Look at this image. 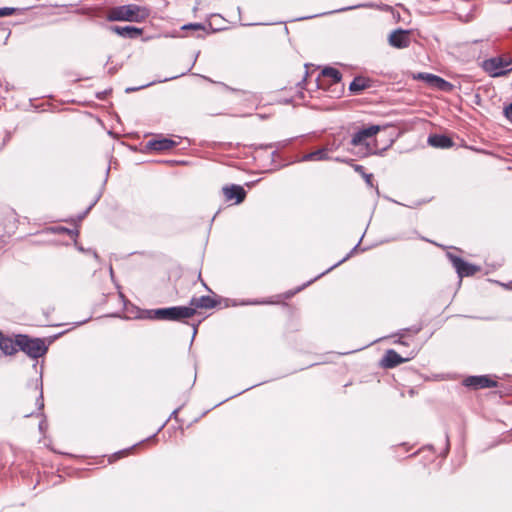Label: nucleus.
<instances>
[{
  "label": "nucleus",
  "mask_w": 512,
  "mask_h": 512,
  "mask_svg": "<svg viewBox=\"0 0 512 512\" xmlns=\"http://www.w3.org/2000/svg\"><path fill=\"white\" fill-rule=\"evenodd\" d=\"M148 8L136 4L122 5L112 8L108 13L109 21L142 22L148 18Z\"/></svg>",
  "instance_id": "f257e3e1"
},
{
  "label": "nucleus",
  "mask_w": 512,
  "mask_h": 512,
  "mask_svg": "<svg viewBox=\"0 0 512 512\" xmlns=\"http://www.w3.org/2000/svg\"><path fill=\"white\" fill-rule=\"evenodd\" d=\"M194 316L193 308L174 306L143 311L142 318L151 320L180 321Z\"/></svg>",
  "instance_id": "f03ea898"
},
{
  "label": "nucleus",
  "mask_w": 512,
  "mask_h": 512,
  "mask_svg": "<svg viewBox=\"0 0 512 512\" xmlns=\"http://www.w3.org/2000/svg\"><path fill=\"white\" fill-rule=\"evenodd\" d=\"M18 348L33 359L44 356L48 350L44 339L32 338L25 334H18Z\"/></svg>",
  "instance_id": "7ed1b4c3"
},
{
  "label": "nucleus",
  "mask_w": 512,
  "mask_h": 512,
  "mask_svg": "<svg viewBox=\"0 0 512 512\" xmlns=\"http://www.w3.org/2000/svg\"><path fill=\"white\" fill-rule=\"evenodd\" d=\"M379 131L380 126L378 125H370L369 127L360 129L353 134L351 144L353 146L364 147V155L373 154L375 153V148L371 146L370 141Z\"/></svg>",
  "instance_id": "20e7f679"
},
{
  "label": "nucleus",
  "mask_w": 512,
  "mask_h": 512,
  "mask_svg": "<svg viewBox=\"0 0 512 512\" xmlns=\"http://www.w3.org/2000/svg\"><path fill=\"white\" fill-rule=\"evenodd\" d=\"M482 67L491 77L504 76L512 71V59L501 56L492 57L485 60Z\"/></svg>",
  "instance_id": "39448f33"
},
{
  "label": "nucleus",
  "mask_w": 512,
  "mask_h": 512,
  "mask_svg": "<svg viewBox=\"0 0 512 512\" xmlns=\"http://www.w3.org/2000/svg\"><path fill=\"white\" fill-rule=\"evenodd\" d=\"M448 258L450 259L453 267L456 269L459 277L473 276L479 271V267L464 261L461 257L449 253Z\"/></svg>",
  "instance_id": "423d86ee"
},
{
  "label": "nucleus",
  "mask_w": 512,
  "mask_h": 512,
  "mask_svg": "<svg viewBox=\"0 0 512 512\" xmlns=\"http://www.w3.org/2000/svg\"><path fill=\"white\" fill-rule=\"evenodd\" d=\"M463 385L474 390L497 387L498 383L488 375L469 376L463 380Z\"/></svg>",
  "instance_id": "0eeeda50"
},
{
  "label": "nucleus",
  "mask_w": 512,
  "mask_h": 512,
  "mask_svg": "<svg viewBox=\"0 0 512 512\" xmlns=\"http://www.w3.org/2000/svg\"><path fill=\"white\" fill-rule=\"evenodd\" d=\"M388 43L390 46L397 49L409 47L411 44L410 31L403 29L392 31L388 37Z\"/></svg>",
  "instance_id": "6e6552de"
},
{
  "label": "nucleus",
  "mask_w": 512,
  "mask_h": 512,
  "mask_svg": "<svg viewBox=\"0 0 512 512\" xmlns=\"http://www.w3.org/2000/svg\"><path fill=\"white\" fill-rule=\"evenodd\" d=\"M222 191L227 201L235 200L236 204L243 202L246 197V191L240 185L225 186Z\"/></svg>",
  "instance_id": "1a4fd4ad"
},
{
  "label": "nucleus",
  "mask_w": 512,
  "mask_h": 512,
  "mask_svg": "<svg viewBox=\"0 0 512 512\" xmlns=\"http://www.w3.org/2000/svg\"><path fill=\"white\" fill-rule=\"evenodd\" d=\"M218 302L210 296L193 297L190 300V305L187 308H193L194 314L197 309H212Z\"/></svg>",
  "instance_id": "9d476101"
},
{
  "label": "nucleus",
  "mask_w": 512,
  "mask_h": 512,
  "mask_svg": "<svg viewBox=\"0 0 512 512\" xmlns=\"http://www.w3.org/2000/svg\"><path fill=\"white\" fill-rule=\"evenodd\" d=\"M110 30L117 35L128 38V39H135L142 35L143 30L141 28H137L134 26H111Z\"/></svg>",
  "instance_id": "9b49d317"
},
{
  "label": "nucleus",
  "mask_w": 512,
  "mask_h": 512,
  "mask_svg": "<svg viewBox=\"0 0 512 512\" xmlns=\"http://www.w3.org/2000/svg\"><path fill=\"white\" fill-rule=\"evenodd\" d=\"M0 349L5 355L15 354L19 350L18 335L13 339L0 333Z\"/></svg>",
  "instance_id": "f8f14e48"
},
{
  "label": "nucleus",
  "mask_w": 512,
  "mask_h": 512,
  "mask_svg": "<svg viewBox=\"0 0 512 512\" xmlns=\"http://www.w3.org/2000/svg\"><path fill=\"white\" fill-rule=\"evenodd\" d=\"M405 361L406 359L402 358L395 350L389 349L385 352L381 360V365L384 368H394Z\"/></svg>",
  "instance_id": "ddd939ff"
},
{
  "label": "nucleus",
  "mask_w": 512,
  "mask_h": 512,
  "mask_svg": "<svg viewBox=\"0 0 512 512\" xmlns=\"http://www.w3.org/2000/svg\"><path fill=\"white\" fill-rule=\"evenodd\" d=\"M176 142L169 138L154 139L148 142V147L155 151H166L176 146Z\"/></svg>",
  "instance_id": "4468645a"
},
{
  "label": "nucleus",
  "mask_w": 512,
  "mask_h": 512,
  "mask_svg": "<svg viewBox=\"0 0 512 512\" xmlns=\"http://www.w3.org/2000/svg\"><path fill=\"white\" fill-rule=\"evenodd\" d=\"M428 143L436 148H450L453 146V140L445 135H432L428 138Z\"/></svg>",
  "instance_id": "2eb2a0df"
},
{
  "label": "nucleus",
  "mask_w": 512,
  "mask_h": 512,
  "mask_svg": "<svg viewBox=\"0 0 512 512\" xmlns=\"http://www.w3.org/2000/svg\"><path fill=\"white\" fill-rule=\"evenodd\" d=\"M370 87V81L365 77H355L349 85V90L353 93H360L361 91Z\"/></svg>",
  "instance_id": "dca6fc26"
},
{
  "label": "nucleus",
  "mask_w": 512,
  "mask_h": 512,
  "mask_svg": "<svg viewBox=\"0 0 512 512\" xmlns=\"http://www.w3.org/2000/svg\"><path fill=\"white\" fill-rule=\"evenodd\" d=\"M328 158V150L326 148H321L316 151L305 154L302 157V161H322L327 160Z\"/></svg>",
  "instance_id": "f3484780"
},
{
  "label": "nucleus",
  "mask_w": 512,
  "mask_h": 512,
  "mask_svg": "<svg viewBox=\"0 0 512 512\" xmlns=\"http://www.w3.org/2000/svg\"><path fill=\"white\" fill-rule=\"evenodd\" d=\"M418 78L423 79L426 82H428L429 84L434 85L438 88H442L443 85L447 84V82L444 79H442L441 77L433 75V74H429V73H420L418 75Z\"/></svg>",
  "instance_id": "a211bd4d"
},
{
  "label": "nucleus",
  "mask_w": 512,
  "mask_h": 512,
  "mask_svg": "<svg viewBox=\"0 0 512 512\" xmlns=\"http://www.w3.org/2000/svg\"><path fill=\"white\" fill-rule=\"evenodd\" d=\"M322 76L330 78L332 83H338L341 81L342 75L339 70L333 67H326L322 70Z\"/></svg>",
  "instance_id": "6ab92c4d"
},
{
  "label": "nucleus",
  "mask_w": 512,
  "mask_h": 512,
  "mask_svg": "<svg viewBox=\"0 0 512 512\" xmlns=\"http://www.w3.org/2000/svg\"><path fill=\"white\" fill-rule=\"evenodd\" d=\"M183 30H205V26L201 23H189L184 26H182Z\"/></svg>",
  "instance_id": "aec40b11"
},
{
  "label": "nucleus",
  "mask_w": 512,
  "mask_h": 512,
  "mask_svg": "<svg viewBox=\"0 0 512 512\" xmlns=\"http://www.w3.org/2000/svg\"><path fill=\"white\" fill-rule=\"evenodd\" d=\"M16 8L13 7H2L0 8V18L1 17H7L15 14Z\"/></svg>",
  "instance_id": "412c9836"
},
{
  "label": "nucleus",
  "mask_w": 512,
  "mask_h": 512,
  "mask_svg": "<svg viewBox=\"0 0 512 512\" xmlns=\"http://www.w3.org/2000/svg\"><path fill=\"white\" fill-rule=\"evenodd\" d=\"M36 406H37V410H42L44 407L42 392H40L39 396L36 399Z\"/></svg>",
  "instance_id": "4be33fe9"
},
{
  "label": "nucleus",
  "mask_w": 512,
  "mask_h": 512,
  "mask_svg": "<svg viewBox=\"0 0 512 512\" xmlns=\"http://www.w3.org/2000/svg\"><path fill=\"white\" fill-rule=\"evenodd\" d=\"M504 114L507 117V119L512 121V103L509 106L505 107Z\"/></svg>",
  "instance_id": "5701e85b"
},
{
  "label": "nucleus",
  "mask_w": 512,
  "mask_h": 512,
  "mask_svg": "<svg viewBox=\"0 0 512 512\" xmlns=\"http://www.w3.org/2000/svg\"><path fill=\"white\" fill-rule=\"evenodd\" d=\"M24 417H30L34 414V411H23Z\"/></svg>",
  "instance_id": "b1692460"
},
{
  "label": "nucleus",
  "mask_w": 512,
  "mask_h": 512,
  "mask_svg": "<svg viewBox=\"0 0 512 512\" xmlns=\"http://www.w3.org/2000/svg\"><path fill=\"white\" fill-rule=\"evenodd\" d=\"M365 178H366L367 183H370V182H371V179H372V175H371V174H367V175L365 176Z\"/></svg>",
  "instance_id": "393cba45"
},
{
  "label": "nucleus",
  "mask_w": 512,
  "mask_h": 512,
  "mask_svg": "<svg viewBox=\"0 0 512 512\" xmlns=\"http://www.w3.org/2000/svg\"><path fill=\"white\" fill-rule=\"evenodd\" d=\"M139 88H127L126 89V92H133V91H136L138 90Z\"/></svg>",
  "instance_id": "a878e982"
},
{
  "label": "nucleus",
  "mask_w": 512,
  "mask_h": 512,
  "mask_svg": "<svg viewBox=\"0 0 512 512\" xmlns=\"http://www.w3.org/2000/svg\"><path fill=\"white\" fill-rule=\"evenodd\" d=\"M355 169H356V171H361L363 169V166L357 165Z\"/></svg>",
  "instance_id": "bb28decb"
},
{
  "label": "nucleus",
  "mask_w": 512,
  "mask_h": 512,
  "mask_svg": "<svg viewBox=\"0 0 512 512\" xmlns=\"http://www.w3.org/2000/svg\"><path fill=\"white\" fill-rule=\"evenodd\" d=\"M264 302L262 301H254V302H250V304H263Z\"/></svg>",
  "instance_id": "cd10ccee"
},
{
  "label": "nucleus",
  "mask_w": 512,
  "mask_h": 512,
  "mask_svg": "<svg viewBox=\"0 0 512 512\" xmlns=\"http://www.w3.org/2000/svg\"><path fill=\"white\" fill-rule=\"evenodd\" d=\"M347 258H348V257L343 258V259H342L338 264H340V263H342V262L346 261V259H347Z\"/></svg>",
  "instance_id": "c85d7f7f"
},
{
  "label": "nucleus",
  "mask_w": 512,
  "mask_h": 512,
  "mask_svg": "<svg viewBox=\"0 0 512 512\" xmlns=\"http://www.w3.org/2000/svg\"><path fill=\"white\" fill-rule=\"evenodd\" d=\"M177 411H178V410H174V411L172 412V415H175V414L177 413Z\"/></svg>",
  "instance_id": "c756f323"
}]
</instances>
